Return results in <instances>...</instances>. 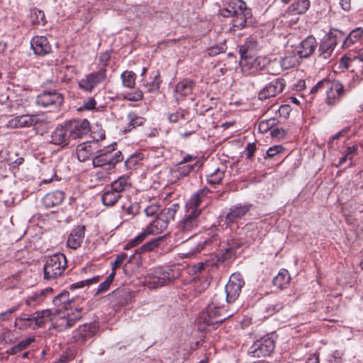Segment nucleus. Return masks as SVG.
I'll list each match as a JSON object with an SVG mask.
<instances>
[{
    "label": "nucleus",
    "instance_id": "1",
    "mask_svg": "<svg viewBox=\"0 0 363 363\" xmlns=\"http://www.w3.org/2000/svg\"><path fill=\"white\" fill-rule=\"evenodd\" d=\"M223 17H232L231 30L233 31L251 27L254 24V18L250 8L242 0H230L220 9Z\"/></svg>",
    "mask_w": 363,
    "mask_h": 363
},
{
    "label": "nucleus",
    "instance_id": "2",
    "mask_svg": "<svg viewBox=\"0 0 363 363\" xmlns=\"http://www.w3.org/2000/svg\"><path fill=\"white\" fill-rule=\"evenodd\" d=\"M220 301H224L223 293L214 294L211 303L206 307V311L198 319V327L200 330H204L206 326L216 328L233 315V313H229L224 308Z\"/></svg>",
    "mask_w": 363,
    "mask_h": 363
},
{
    "label": "nucleus",
    "instance_id": "3",
    "mask_svg": "<svg viewBox=\"0 0 363 363\" xmlns=\"http://www.w3.org/2000/svg\"><path fill=\"white\" fill-rule=\"evenodd\" d=\"M116 143L104 147L96 151V155L92 159L94 167H104L109 174L117 163L123 161V156L120 150H116Z\"/></svg>",
    "mask_w": 363,
    "mask_h": 363
},
{
    "label": "nucleus",
    "instance_id": "4",
    "mask_svg": "<svg viewBox=\"0 0 363 363\" xmlns=\"http://www.w3.org/2000/svg\"><path fill=\"white\" fill-rule=\"evenodd\" d=\"M67 267V259L64 254L56 253L46 259L43 267L45 279H55L60 277Z\"/></svg>",
    "mask_w": 363,
    "mask_h": 363
},
{
    "label": "nucleus",
    "instance_id": "5",
    "mask_svg": "<svg viewBox=\"0 0 363 363\" xmlns=\"http://www.w3.org/2000/svg\"><path fill=\"white\" fill-rule=\"evenodd\" d=\"M52 315L49 309L36 311L31 315H24L16 318L15 326L21 330L30 328L35 329L43 327L46 323V318Z\"/></svg>",
    "mask_w": 363,
    "mask_h": 363
},
{
    "label": "nucleus",
    "instance_id": "6",
    "mask_svg": "<svg viewBox=\"0 0 363 363\" xmlns=\"http://www.w3.org/2000/svg\"><path fill=\"white\" fill-rule=\"evenodd\" d=\"M201 215V210H186V213L179 225V230L185 235L182 239L188 240L191 237L189 233L197 228Z\"/></svg>",
    "mask_w": 363,
    "mask_h": 363
},
{
    "label": "nucleus",
    "instance_id": "7",
    "mask_svg": "<svg viewBox=\"0 0 363 363\" xmlns=\"http://www.w3.org/2000/svg\"><path fill=\"white\" fill-rule=\"evenodd\" d=\"M178 276L179 273L175 272L173 269H160L156 271L152 276H150L146 282L149 288L157 289L170 284Z\"/></svg>",
    "mask_w": 363,
    "mask_h": 363
},
{
    "label": "nucleus",
    "instance_id": "8",
    "mask_svg": "<svg viewBox=\"0 0 363 363\" xmlns=\"http://www.w3.org/2000/svg\"><path fill=\"white\" fill-rule=\"evenodd\" d=\"M244 285L245 281L242 275L240 273L233 274L225 287L224 301L228 303H233L239 297Z\"/></svg>",
    "mask_w": 363,
    "mask_h": 363
},
{
    "label": "nucleus",
    "instance_id": "9",
    "mask_svg": "<svg viewBox=\"0 0 363 363\" xmlns=\"http://www.w3.org/2000/svg\"><path fill=\"white\" fill-rule=\"evenodd\" d=\"M275 347L274 340L269 337H263L255 341L249 349V354L254 357L269 356Z\"/></svg>",
    "mask_w": 363,
    "mask_h": 363
},
{
    "label": "nucleus",
    "instance_id": "10",
    "mask_svg": "<svg viewBox=\"0 0 363 363\" xmlns=\"http://www.w3.org/2000/svg\"><path fill=\"white\" fill-rule=\"evenodd\" d=\"M64 103V96L55 89L43 91L38 95L36 104L40 106L47 108L50 106L59 107Z\"/></svg>",
    "mask_w": 363,
    "mask_h": 363
},
{
    "label": "nucleus",
    "instance_id": "11",
    "mask_svg": "<svg viewBox=\"0 0 363 363\" xmlns=\"http://www.w3.org/2000/svg\"><path fill=\"white\" fill-rule=\"evenodd\" d=\"M106 77V68L101 67L97 72L86 74L79 82L78 85L81 89L91 92L99 84L104 82Z\"/></svg>",
    "mask_w": 363,
    "mask_h": 363
},
{
    "label": "nucleus",
    "instance_id": "12",
    "mask_svg": "<svg viewBox=\"0 0 363 363\" xmlns=\"http://www.w3.org/2000/svg\"><path fill=\"white\" fill-rule=\"evenodd\" d=\"M70 140L82 138L90 131V124L86 119L82 121H70L65 123Z\"/></svg>",
    "mask_w": 363,
    "mask_h": 363
},
{
    "label": "nucleus",
    "instance_id": "13",
    "mask_svg": "<svg viewBox=\"0 0 363 363\" xmlns=\"http://www.w3.org/2000/svg\"><path fill=\"white\" fill-rule=\"evenodd\" d=\"M98 330V324L95 322L84 323L73 331L72 339L76 342L85 343L96 334Z\"/></svg>",
    "mask_w": 363,
    "mask_h": 363
},
{
    "label": "nucleus",
    "instance_id": "14",
    "mask_svg": "<svg viewBox=\"0 0 363 363\" xmlns=\"http://www.w3.org/2000/svg\"><path fill=\"white\" fill-rule=\"evenodd\" d=\"M267 60L255 55L240 57V66L245 72L254 74L262 70L266 65Z\"/></svg>",
    "mask_w": 363,
    "mask_h": 363
},
{
    "label": "nucleus",
    "instance_id": "15",
    "mask_svg": "<svg viewBox=\"0 0 363 363\" xmlns=\"http://www.w3.org/2000/svg\"><path fill=\"white\" fill-rule=\"evenodd\" d=\"M325 91L326 93V103L328 105L337 104L345 92L344 86L338 81L327 79Z\"/></svg>",
    "mask_w": 363,
    "mask_h": 363
},
{
    "label": "nucleus",
    "instance_id": "16",
    "mask_svg": "<svg viewBox=\"0 0 363 363\" xmlns=\"http://www.w3.org/2000/svg\"><path fill=\"white\" fill-rule=\"evenodd\" d=\"M286 86L285 80L282 78L277 79L267 84L258 94L260 100H265L276 96L281 93Z\"/></svg>",
    "mask_w": 363,
    "mask_h": 363
},
{
    "label": "nucleus",
    "instance_id": "17",
    "mask_svg": "<svg viewBox=\"0 0 363 363\" xmlns=\"http://www.w3.org/2000/svg\"><path fill=\"white\" fill-rule=\"evenodd\" d=\"M99 147L98 140L86 141L77 145V158L80 162H85L96 155V151Z\"/></svg>",
    "mask_w": 363,
    "mask_h": 363
},
{
    "label": "nucleus",
    "instance_id": "18",
    "mask_svg": "<svg viewBox=\"0 0 363 363\" xmlns=\"http://www.w3.org/2000/svg\"><path fill=\"white\" fill-rule=\"evenodd\" d=\"M43 123V120L37 115H21L9 121L10 125L13 128H29Z\"/></svg>",
    "mask_w": 363,
    "mask_h": 363
},
{
    "label": "nucleus",
    "instance_id": "19",
    "mask_svg": "<svg viewBox=\"0 0 363 363\" xmlns=\"http://www.w3.org/2000/svg\"><path fill=\"white\" fill-rule=\"evenodd\" d=\"M252 204L237 205L232 206L225 218V222L228 226L240 219L250 210Z\"/></svg>",
    "mask_w": 363,
    "mask_h": 363
},
{
    "label": "nucleus",
    "instance_id": "20",
    "mask_svg": "<svg viewBox=\"0 0 363 363\" xmlns=\"http://www.w3.org/2000/svg\"><path fill=\"white\" fill-rule=\"evenodd\" d=\"M30 45L34 53L39 56H45L52 51V48L45 36H35L30 40Z\"/></svg>",
    "mask_w": 363,
    "mask_h": 363
},
{
    "label": "nucleus",
    "instance_id": "21",
    "mask_svg": "<svg viewBox=\"0 0 363 363\" xmlns=\"http://www.w3.org/2000/svg\"><path fill=\"white\" fill-rule=\"evenodd\" d=\"M50 138V143L57 145L65 146L71 142L65 124L57 126L52 133Z\"/></svg>",
    "mask_w": 363,
    "mask_h": 363
},
{
    "label": "nucleus",
    "instance_id": "22",
    "mask_svg": "<svg viewBox=\"0 0 363 363\" xmlns=\"http://www.w3.org/2000/svg\"><path fill=\"white\" fill-rule=\"evenodd\" d=\"M317 46V42L313 35H309L301 41L298 48L297 53L301 58L310 57Z\"/></svg>",
    "mask_w": 363,
    "mask_h": 363
},
{
    "label": "nucleus",
    "instance_id": "23",
    "mask_svg": "<svg viewBox=\"0 0 363 363\" xmlns=\"http://www.w3.org/2000/svg\"><path fill=\"white\" fill-rule=\"evenodd\" d=\"M85 227L78 225L70 233L67 239V246L72 249H77L80 247L84 238Z\"/></svg>",
    "mask_w": 363,
    "mask_h": 363
},
{
    "label": "nucleus",
    "instance_id": "24",
    "mask_svg": "<svg viewBox=\"0 0 363 363\" xmlns=\"http://www.w3.org/2000/svg\"><path fill=\"white\" fill-rule=\"evenodd\" d=\"M337 43V42L335 36H334L333 33H330L327 38L323 40L319 46L318 52L320 53V56L323 57L324 59H328L333 52Z\"/></svg>",
    "mask_w": 363,
    "mask_h": 363
},
{
    "label": "nucleus",
    "instance_id": "25",
    "mask_svg": "<svg viewBox=\"0 0 363 363\" xmlns=\"http://www.w3.org/2000/svg\"><path fill=\"white\" fill-rule=\"evenodd\" d=\"M64 199L63 191H55L45 194L42 199V203L45 208H50L61 204Z\"/></svg>",
    "mask_w": 363,
    "mask_h": 363
},
{
    "label": "nucleus",
    "instance_id": "26",
    "mask_svg": "<svg viewBox=\"0 0 363 363\" xmlns=\"http://www.w3.org/2000/svg\"><path fill=\"white\" fill-rule=\"evenodd\" d=\"M169 224L162 220H160V217L157 216L156 218L151 222L147 228L143 231L145 233V237L147 238L150 235H155L162 233L166 230Z\"/></svg>",
    "mask_w": 363,
    "mask_h": 363
},
{
    "label": "nucleus",
    "instance_id": "27",
    "mask_svg": "<svg viewBox=\"0 0 363 363\" xmlns=\"http://www.w3.org/2000/svg\"><path fill=\"white\" fill-rule=\"evenodd\" d=\"M310 5L309 0H296L288 7L286 12L290 15H302L308 10Z\"/></svg>",
    "mask_w": 363,
    "mask_h": 363
},
{
    "label": "nucleus",
    "instance_id": "28",
    "mask_svg": "<svg viewBox=\"0 0 363 363\" xmlns=\"http://www.w3.org/2000/svg\"><path fill=\"white\" fill-rule=\"evenodd\" d=\"M258 43L257 40L250 36L245 43L240 47V57L255 55Z\"/></svg>",
    "mask_w": 363,
    "mask_h": 363
},
{
    "label": "nucleus",
    "instance_id": "29",
    "mask_svg": "<svg viewBox=\"0 0 363 363\" xmlns=\"http://www.w3.org/2000/svg\"><path fill=\"white\" fill-rule=\"evenodd\" d=\"M195 86V82L189 79L180 81L175 86V92L182 96H186L191 94Z\"/></svg>",
    "mask_w": 363,
    "mask_h": 363
},
{
    "label": "nucleus",
    "instance_id": "30",
    "mask_svg": "<svg viewBox=\"0 0 363 363\" xmlns=\"http://www.w3.org/2000/svg\"><path fill=\"white\" fill-rule=\"evenodd\" d=\"M179 209L178 203H172L169 207L163 208L157 216L160 217V220H164L167 224L174 220L176 213Z\"/></svg>",
    "mask_w": 363,
    "mask_h": 363
},
{
    "label": "nucleus",
    "instance_id": "31",
    "mask_svg": "<svg viewBox=\"0 0 363 363\" xmlns=\"http://www.w3.org/2000/svg\"><path fill=\"white\" fill-rule=\"evenodd\" d=\"M127 118L128 119V125L124 128L125 133L130 132L136 127L143 125L146 121L145 118L139 116L138 113L133 111L130 112L128 114Z\"/></svg>",
    "mask_w": 363,
    "mask_h": 363
},
{
    "label": "nucleus",
    "instance_id": "32",
    "mask_svg": "<svg viewBox=\"0 0 363 363\" xmlns=\"http://www.w3.org/2000/svg\"><path fill=\"white\" fill-rule=\"evenodd\" d=\"M130 186L131 184L129 177L124 175L113 182L110 186V187L113 189L114 191L119 194H121V192L130 189Z\"/></svg>",
    "mask_w": 363,
    "mask_h": 363
},
{
    "label": "nucleus",
    "instance_id": "33",
    "mask_svg": "<svg viewBox=\"0 0 363 363\" xmlns=\"http://www.w3.org/2000/svg\"><path fill=\"white\" fill-rule=\"evenodd\" d=\"M218 241V235L216 233H208L203 235L200 241L197 243L194 250H192L193 253L200 252L205 247L209 246L213 242Z\"/></svg>",
    "mask_w": 363,
    "mask_h": 363
},
{
    "label": "nucleus",
    "instance_id": "34",
    "mask_svg": "<svg viewBox=\"0 0 363 363\" xmlns=\"http://www.w3.org/2000/svg\"><path fill=\"white\" fill-rule=\"evenodd\" d=\"M164 236H160L155 238H152L151 240L147 242L145 244L143 245L138 249L135 250V253L140 255L142 253L146 252H150L156 249L159 247L160 243L164 241Z\"/></svg>",
    "mask_w": 363,
    "mask_h": 363
},
{
    "label": "nucleus",
    "instance_id": "35",
    "mask_svg": "<svg viewBox=\"0 0 363 363\" xmlns=\"http://www.w3.org/2000/svg\"><path fill=\"white\" fill-rule=\"evenodd\" d=\"M290 281V275L286 269H281L273 279V284L280 290L286 287Z\"/></svg>",
    "mask_w": 363,
    "mask_h": 363
},
{
    "label": "nucleus",
    "instance_id": "36",
    "mask_svg": "<svg viewBox=\"0 0 363 363\" xmlns=\"http://www.w3.org/2000/svg\"><path fill=\"white\" fill-rule=\"evenodd\" d=\"M198 162H196L194 164H182L181 163H178L177 169L172 172V175L174 177L177 179H181L188 176L190 172L194 170V167L197 165Z\"/></svg>",
    "mask_w": 363,
    "mask_h": 363
},
{
    "label": "nucleus",
    "instance_id": "37",
    "mask_svg": "<svg viewBox=\"0 0 363 363\" xmlns=\"http://www.w3.org/2000/svg\"><path fill=\"white\" fill-rule=\"evenodd\" d=\"M52 291V289L50 287L44 289L39 293H36L29 296L26 300V304L29 306H35L44 301L47 294L51 293Z\"/></svg>",
    "mask_w": 363,
    "mask_h": 363
},
{
    "label": "nucleus",
    "instance_id": "38",
    "mask_svg": "<svg viewBox=\"0 0 363 363\" xmlns=\"http://www.w3.org/2000/svg\"><path fill=\"white\" fill-rule=\"evenodd\" d=\"M74 301V297L69 298V294L67 291H63L62 293L56 296L52 302L57 307L67 309L68 306Z\"/></svg>",
    "mask_w": 363,
    "mask_h": 363
},
{
    "label": "nucleus",
    "instance_id": "39",
    "mask_svg": "<svg viewBox=\"0 0 363 363\" xmlns=\"http://www.w3.org/2000/svg\"><path fill=\"white\" fill-rule=\"evenodd\" d=\"M121 194L114 191L111 187L106 189L101 196V201L104 205L107 206H113L121 198Z\"/></svg>",
    "mask_w": 363,
    "mask_h": 363
},
{
    "label": "nucleus",
    "instance_id": "40",
    "mask_svg": "<svg viewBox=\"0 0 363 363\" xmlns=\"http://www.w3.org/2000/svg\"><path fill=\"white\" fill-rule=\"evenodd\" d=\"M362 34L363 30L361 28L352 30L344 40L342 47L344 48H349L356 43L362 37Z\"/></svg>",
    "mask_w": 363,
    "mask_h": 363
},
{
    "label": "nucleus",
    "instance_id": "41",
    "mask_svg": "<svg viewBox=\"0 0 363 363\" xmlns=\"http://www.w3.org/2000/svg\"><path fill=\"white\" fill-rule=\"evenodd\" d=\"M205 203L196 193L194 194L186 203V208L189 210H201L204 207Z\"/></svg>",
    "mask_w": 363,
    "mask_h": 363
},
{
    "label": "nucleus",
    "instance_id": "42",
    "mask_svg": "<svg viewBox=\"0 0 363 363\" xmlns=\"http://www.w3.org/2000/svg\"><path fill=\"white\" fill-rule=\"evenodd\" d=\"M81 318V309L77 308L76 313H74L72 315H68L67 317L60 318V325L65 328H71L74 325L75 322Z\"/></svg>",
    "mask_w": 363,
    "mask_h": 363
},
{
    "label": "nucleus",
    "instance_id": "43",
    "mask_svg": "<svg viewBox=\"0 0 363 363\" xmlns=\"http://www.w3.org/2000/svg\"><path fill=\"white\" fill-rule=\"evenodd\" d=\"M298 64L299 60L295 55L286 56L280 60V65L284 70L293 68Z\"/></svg>",
    "mask_w": 363,
    "mask_h": 363
},
{
    "label": "nucleus",
    "instance_id": "44",
    "mask_svg": "<svg viewBox=\"0 0 363 363\" xmlns=\"http://www.w3.org/2000/svg\"><path fill=\"white\" fill-rule=\"evenodd\" d=\"M30 20L34 25H45L46 20L44 12L36 8L33 9L30 11Z\"/></svg>",
    "mask_w": 363,
    "mask_h": 363
},
{
    "label": "nucleus",
    "instance_id": "45",
    "mask_svg": "<svg viewBox=\"0 0 363 363\" xmlns=\"http://www.w3.org/2000/svg\"><path fill=\"white\" fill-rule=\"evenodd\" d=\"M224 175L225 171L217 168L207 176V182L212 185L218 184L222 182Z\"/></svg>",
    "mask_w": 363,
    "mask_h": 363
},
{
    "label": "nucleus",
    "instance_id": "46",
    "mask_svg": "<svg viewBox=\"0 0 363 363\" xmlns=\"http://www.w3.org/2000/svg\"><path fill=\"white\" fill-rule=\"evenodd\" d=\"M135 74L131 71H125L122 73L121 78L123 86L133 88L135 85Z\"/></svg>",
    "mask_w": 363,
    "mask_h": 363
},
{
    "label": "nucleus",
    "instance_id": "47",
    "mask_svg": "<svg viewBox=\"0 0 363 363\" xmlns=\"http://www.w3.org/2000/svg\"><path fill=\"white\" fill-rule=\"evenodd\" d=\"M99 281V277L95 276V277H93L92 278L74 283V284H71L69 288L71 291H74L77 289H81L86 286H89L92 284L97 283Z\"/></svg>",
    "mask_w": 363,
    "mask_h": 363
},
{
    "label": "nucleus",
    "instance_id": "48",
    "mask_svg": "<svg viewBox=\"0 0 363 363\" xmlns=\"http://www.w3.org/2000/svg\"><path fill=\"white\" fill-rule=\"evenodd\" d=\"M143 159V155L142 153L133 154L125 161V167L127 169H131Z\"/></svg>",
    "mask_w": 363,
    "mask_h": 363
},
{
    "label": "nucleus",
    "instance_id": "49",
    "mask_svg": "<svg viewBox=\"0 0 363 363\" xmlns=\"http://www.w3.org/2000/svg\"><path fill=\"white\" fill-rule=\"evenodd\" d=\"M160 74L159 72H157L152 79L151 82H147L145 86L147 89L150 92L157 91L160 89Z\"/></svg>",
    "mask_w": 363,
    "mask_h": 363
},
{
    "label": "nucleus",
    "instance_id": "50",
    "mask_svg": "<svg viewBox=\"0 0 363 363\" xmlns=\"http://www.w3.org/2000/svg\"><path fill=\"white\" fill-rule=\"evenodd\" d=\"M116 275L115 272H112L105 279L104 281L99 285L96 294L103 293L108 290L111 284L113 282L114 277Z\"/></svg>",
    "mask_w": 363,
    "mask_h": 363
},
{
    "label": "nucleus",
    "instance_id": "51",
    "mask_svg": "<svg viewBox=\"0 0 363 363\" xmlns=\"http://www.w3.org/2000/svg\"><path fill=\"white\" fill-rule=\"evenodd\" d=\"M284 308V304L281 301H275L269 303L265 307V313L269 315H272L274 313L280 311Z\"/></svg>",
    "mask_w": 363,
    "mask_h": 363
},
{
    "label": "nucleus",
    "instance_id": "52",
    "mask_svg": "<svg viewBox=\"0 0 363 363\" xmlns=\"http://www.w3.org/2000/svg\"><path fill=\"white\" fill-rule=\"evenodd\" d=\"M139 205L137 203H130L126 206L125 204L121 206V209L128 216H135L139 213Z\"/></svg>",
    "mask_w": 363,
    "mask_h": 363
},
{
    "label": "nucleus",
    "instance_id": "53",
    "mask_svg": "<svg viewBox=\"0 0 363 363\" xmlns=\"http://www.w3.org/2000/svg\"><path fill=\"white\" fill-rule=\"evenodd\" d=\"M187 111L183 109H179L175 113H169L168 115V120L170 123H177L181 119H184Z\"/></svg>",
    "mask_w": 363,
    "mask_h": 363
},
{
    "label": "nucleus",
    "instance_id": "54",
    "mask_svg": "<svg viewBox=\"0 0 363 363\" xmlns=\"http://www.w3.org/2000/svg\"><path fill=\"white\" fill-rule=\"evenodd\" d=\"M275 118H269L266 121H262L259 124V130L262 133H265L269 129H272L275 125Z\"/></svg>",
    "mask_w": 363,
    "mask_h": 363
},
{
    "label": "nucleus",
    "instance_id": "55",
    "mask_svg": "<svg viewBox=\"0 0 363 363\" xmlns=\"http://www.w3.org/2000/svg\"><path fill=\"white\" fill-rule=\"evenodd\" d=\"M146 238L145 233H141L134 239L130 240L124 247V250H129L141 243Z\"/></svg>",
    "mask_w": 363,
    "mask_h": 363
},
{
    "label": "nucleus",
    "instance_id": "56",
    "mask_svg": "<svg viewBox=\"0 0 363 363\" xmlns=\"http://www.w3.org/2000/svg\"><path fill=\"white\" fill-rule=\"evenodd\" d=\"M96 100L93 97H90L87 99V101H84L83 105L78 108L79 111H82L84 110L92 111L96 109Z\"/></svg>",
    "mask_w": 363,
    "mask_h": 363
},
{
    "label": "nucleus",
    "instance_id": "57",
    "mask_svg": "<svg viewBox=\"0 0 363 363\" xmlns=\"http://www.w3.org/2000/svg\"><path fill=\"white\" fill-rule=\"evenodd\" d=\"M196 193L199 195L200 198L205 203L204 207L207 206L209 203L210 194H211L210 189L207 187H203L198 190Z\"/></svg>",
    "mask_w": 363,
    "mask_h": 363
},
{
    "label": "nucleus",
    "instance_id": "58",
    "mask_svg": "<svg viewBox=\"0 0 363 363\" xmlns=\"http://www.w3.org/2000/svg\"><path fill=\"white\" fill-rule=\"evenodd\" d=\"M160 207L157 203H152L144 209V212L147 216H153L157 215Z\"/></svg>",
    "mask_w": 363,
    "mask_h": 363
},
{
    "label": "nucleus",
    "instance_id": "59",
    "mask_svg": "<svg viewBox=\"0 0 363 363\" xmlns=\"http://www.w3.org/2000/svg\"><path fill=\"white\" fill-rule=\"evenodd\" d=\"M128 255L126 253H121L118 255L113 262L111 263L112 272H116V269L118 268L121 264L127 259Z\"/></svg>",
    "mask_w": 363,
    "mask_h": 363
},
{
    "label": "nucleus",
    "instance_id": "60",
    "mask_svg": "<svg viewBox=\"0 0 363 363\" xmlns=\"http://www.w3.org/2000/svg\"><path fill=\"white\" fill-rule=\"evenodd\" d=\"M284 148L281 145H274L273 147H270L266 152V156H264V159L272 158L279 153Z\"/></svg>",
    "mask_w": 363,
    "mask_h": 363
},
{
    "label": "nucleus",
    "instance_id": "61",
    "mask_svg": "<svg viewBox=\"0 0 363 363\" xmlns=\"http://www.w3.org/2000/svg\"><path fill=\"white\" fill-rule=\"evenodd\" d=\"M359 146L357 145H353L352 146H349L347 147L345 151V154L346 157H348L349 160H352L354 156L357 155Z\"/></svg>",
    "mask_w": 363,
    "mask_h": 363
},
{
    "label": "nucleus",
    "instance_id": "62",
    "mask_svg": "<svg viewBox=\"0 0 363 363\" xmlns=\"http://www.w3.org/2000/svg\"><path fill=\"white\" fill-rule=\"evenodd\" d=\"M286 131L283 128H273L271 130V135L272 138H277L278 139H282L285 137Z\"/></svg>",
    "mask_w": 363,
    "mask_h": 363
},
{
    "label": "nucleus",
    "instance_id": "63",
    "mask_svg": "<svg viewBox=\"0 0 363 363\" xmlns=\"http://www.w3.org/2000/svg\"><path fill=\"white\" fill-rule=\"evenodd\" d=\"M225 52V48L223 45H215L209 48L208 54L211 56H215L220 53Z\"/></svg>",
    "mask_w": 363,
    "mask_h": 363
},
{
    "label": "nucleus",
    "instance_id": "64",
    "mask_svg": "<svg viewBox=\"0 0 363 363\" xmlns=\"http://www.w3.org/2000/svg\"><path fill=\"white\" fill-rule=\"evenodd\" d=\"M256 150V145L255 143H249L245 147L247 159H251Z\"/></svg>",
    "mask_w": 363,
    "mask_h": 363
}]
</instances>
